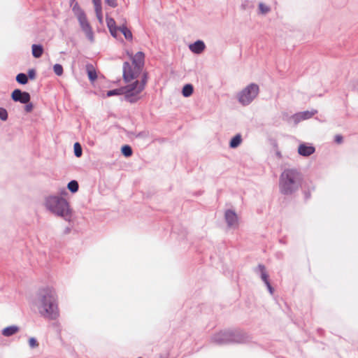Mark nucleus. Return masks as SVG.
Listing matches in <instances>:
<instances>
[{
	"label": "nucleus",
	"instance_id": "5701e85b",
	"mask_svg": "<svg viewBox=\"0 0 358 358\" xmlns=\"http://www.w3.org/2000/svg\"><path fill=\"white\" fill-rule=\"evenodd\" d=\"M16 81L20 85H26L28 83V77L24 73H20L16 76Z\"/></svg>",
	"mask_w": 358,
	"mask_h": 358
},
{
	"label": "nucleus",
	"instance_id": "de8ad7c7",
	"mask_svg": "<svg viewBox=\"0 0 358 358\" xmlns=\"http://www.w3.org/2000/svg\"><path fill=\"white\" fill-rule=\"evenodd\" d=\"M75 2H77V1H76V0H70V6H71V3H72L73 4H74V3H75Z\"/></svg>",
	"mask_w": 358,
	"mask_h": 358
},
{
	"label": "nucleus",
	"instance_id": "f257e3e1",
	"mask_svg": "<svg viewBox=\"0 0 358 358\" xmlns=\"http://www.w3.org/2000/svg\"><path fill=\"white\" fill-rule=\"evenodd\" d=\"M39 315L50 320H57L59 316L57 296L55 289L50 287L40 289L34 301Z\"/></svg>",
	"mask_w": 358,
	"mask_h": 358
},
{
	"label": "nucleus",
	"instance_id": "423d86ee",
	"mask_svg": "<svg viewBox=\"0 0 358 358\" xmlns=\"http://www.w3.org/2000/svg\"><path fill=\"white\" fill-rule=\"evenodd\" d=\"M122 69V76L126 83H129L136 78L141 73V71L136 70L135 66L133 68L129 62H124L123 63Z\"/></svg>",
	"mask_w": 358,
	"mask_h": 358
},
{
	"label": "nucleus",
	"instance_id": "0eeeda50",
	"mask_svg": "<svg viewBox=\"0 0 358 358\" xmlns=\"http://www.w3.org/2000/svg\"><path fill=\"white\" fill-rule=\"evenodd\" d=\"M11 99L15 102L20 103H27L31 100L30 94L20 89L14 90L11 93Z\"/></svg>",
	"mask_w": 358,
	"mask_h": 358
},
{
	"label": "nucleus",
	"instance_id": "cd10ccee",
	"mask_svg": "<svg viewBox=\"0 0 358 358\" xmlns=\"http://www.w3.org/2000/svg\"><path fill=\"white\" fill-rule=\"evenodd\" d=\"M317 113V110L313 109L311 110H305V111L301 112V114L302 115L303 120H305L310 119Z\"/></svg>",
	"mask_w": 358,
	"mask_h": 358
},
{
	"label": "nucleus",
	"instance_id": "ea45409f",
	"mask_svg": "<svg viewBox=\"0 0 358 358\" xmlns=\"http://www.w3.org/2000/svg\"><path fill=\"white\" fill-rule=\"evenodd\" d=\"M108 29H109V31H110L111 36H113L114 38H116L117 34V31H119V27H113V28H110Z\"/></svg>",
	"mask_w": 358,
	"mask_h": 358
},
{
	"label": "nucleus",
	"instance_id": "8fccbe9b",
	"mask_svg": "<svg viewBox=\"0 0 358 358\" xmlns=\"http://www.w3.org/2000/svg\"><path fill=\"white\" fill-rule=\"evenodd\" d=\"M277 155H278L279 157H281V154H280V152H277Z\"/></svg>",
	"mask_w": 358,
	"mask_h": 358
},
{
	"label": "nucleus",
	"instance_id": "ddd939ff",
	"mask_svg": "<svg viewBox=\"0 0 358 358\" xmlns=\"http://www.w3.org/2000/svg\"><path fill=\"white\" fill-rule=\"evenodd\" d=\"M140 83L138 80H136L131 84L127 85L125 87H122L124 93H132L138 94L141 92H138V86Z\"/></svg>",
	"mask_w": 358,
	"mask_h": 358
},
{
	"label": "nucleus",
	"instance_id": "2eb2a0df",
	"mask_svg": "<svg viewBox=\"0 0 358 358\" xmlns=\"http://www.w3.org/2000/svg\"><path fill=\"white\" fill-rule=\"evenodd\" d=\"M82 31L85 34L86 37L90 42L94 41V32L90 23L81 28Z\"/></svg>",
	"mask_w": 358,
	"mask_h": 358
},
{
	"label": "nucleus",
	"instance_id": "7ed1b4c3",
	"mask_svg": "<svg viewBox=\"0 0 358 358\" xmlns=\"http://www.w3.org/2000/svg\"><path fill=\"white\" fill-rule=\"evenodd\" d=\"M44 205L46 209L55 215L62 217L69 222L72 221V210L69 202L64 197L58 195H49L45 197Z\"/></svg>",
	"mask_w": 358,
	"mask_h": 358
},
{
	"label": "nucleus",
	"instance_id": "4468645a",
	"mask_svg": "<svg viewBox=\"0 0 358 358\" xmlns=\"http://www.w3.org/2000/svg\"><path fill=\"white\" fill-rule=\"evenodd\" d=\"M19 331V327L16 325L8 326L2 330V334L8 337L15 334Z\"/></svg>",
	"mask_w": 358,
	"mask_h": 358
},
{
	"label": "nucleus",
	"instance_id": "bb28decb",
	"mask_svg": "<svg viewBox=\"0 0 358 358\" xmlns=\"http://www.w3.org/2000/svg\"><path fill=\"white\" fill-rule=\"evenodd\" d=\"M147 81H148V73L144 72L142 75L141 83H139L140 85L138 86V92H142L144 90Z\"/></svg>",
	"mask_w": 358,
	"mask_h": 358
},
{
	"label": "nucleus",
	"instance_id": "c756f323",
	"mask_svg": "<svg viewBox=\"0 0 358 358\" xmlns=\"http://www.w3.org/2000/svg\"><path fill=\"white\" fill-rule=\"evenodd\" d=\"M53 71L57 76H62L64 72L63 66L59 64H55L53 66Z\"/></svg>",
	"mask_w": 358,
	"mask_h": 358
},
{
	"label": "nucleus",
	"instance_id": "a211bd4d",
	"mask_svg": "<svg viewBox=\"0 0 358 358\" xmlns=\"http://www.w3.org/2000/svg\"><path fill=\"white\" fill-rule=\"evenodd\" d=\"M119 31L122 32L124 38L128 41H132L133 34L129 29L124 24L119 27Z\"/></svg>",
	"mask_w": 358,
	"mask_h": 358
},
{
	"label": "nucleus",
	"instance_id": "f8f14e48",
	"mask_svg": "<svg viewBox=\"0 0 358 358\" xmlns=\"http://www.w3.org/2000/svg\"><path fill=\"white\" fill-rule=\"evenodd\" d=\"M255 273L259 274L261 279L266 284L269 282L268 275L266 271L265 266L263 264H259L255 270Z\"/></svg>",
	"mask_w": 358,
	"mask_h": 358
},
{
	"label": "nucleus",
	"instance_id": "37998d69",
	"mask_svg": "<svg viewBox=\"0 0 358 358\" xmlns=\"http://www.w3.org/2000/svg\"><path fill=\"white\" fill-rule=\"evenodd\" d=\"M265 285H266V287H267V289H268V290L269 293H270L271 294H273V292H274V289H273V287L271 286V285L270 282H268V283H266V284H265Z\"/></svg>",
	"mask_w": 358,
	"mask_h": 358
},
{
	"label": "nucleus",
	"instance_id": "2f4dec72",
	"mask_svg": "<svg viewBox=\"0 0 358 358\" xmlns=\"http://www.w3.org/2000/svg\"><path fill=\"white\" fill-rule=\"evenodd\" d=\"M78 19V21L79 22V24L80 26V28H82L83 27L87 25L89 22L87 19V16L86 15H83V16H81V17H79L77 18Z\"/></svg>",
	"mask_w": 358,
	"mask_h": 358
},
{
	"label": "nucleus",
	"instance_id": "1a4fd4ad",
	"mask_svg": "<svg viewBox=\"0 0 358 358\" xmlns=\"http://www.w3.org/2000/svg\"><path fill=\"white\" fill-rule=\"evenodd\" d=\"M224 219L229 227H235L238 224V216L233 210L228 209L225 211Z\"/></svg>",
	"mask_w": 358,
	"mask_h": 358
},
{
	"label": "nucleus",
	"instance_id": "f3484780",
	"mask_svg": "<svg viewBox=\"0 0 358 358\" xmlns=\"http://www.w3.org/2000/svg\"><path fill=\"white\" fill-rule=\"evenodd\" d=\"M71 8L75 16L77 18L85 15V11L81 8L78 2H75L74 4L71 3Z\"/></svg>",
	"mask_w": 358,
	"mask_h": 358
},
{
	"label": "nucleus",
	"instance_id": "c03bdc74",
	"mask_svg": "<svg viewBox=\"0 0 358 358\" xmlns=\"http://www.w3.org/2000/svg\"><path fill=\"white\" fill-rule=\"evenodd\" d=\"M68 194V192L67 190L65 189V188H62L60 189L59 191V196H66Z\"/></svg>",
	"mask_w": 358,
	"mask_h": 358
},
{
	"label": "nucleus",
	"instance_id": "dca6fc26",
	"mask_svg": "<svg viewBox=\"0 0 358 358\" xmlns=\"http://www.w3.org/2000/svg\"><path fill=\"white\" fill-rule=\"evenodd\" d=\"M32 55L35 58H39L42 56L43 52V48L40 44H33L32 47Z\"/></svg>",
	"mask_w": 358,
	"mask_h": 358
},
{
	"label": "nucleus",
	"instance_id": "79ce46f5",
	"mask_svg": "<svg viewBox=\"0 0 358 358\" xmlns=\"http://www.w3.org/2000/svg\"><path fill=\"white\" fill-rule=\"evenodd\" d=\"M334 141L337 143H341L343 142V136L341 135H336Z\"/></svg>",
	"mask_w": 358,
	"mask_h": 358
},
{
	"label": "nucleus",
	"instance_id": "4be33fe9",
	"mask_svg": "<svg viewBox=\"0 0 358 358\" xmlns=\"http://www.w3.org/2000/svg\"><path fill=\"white\" fill-rule=\"evenodd\" d=\"M67 188L71 192L76 193L79 188L78 182L75 180H72L68 183Z\"/></svg>",
	"mask_w": 358,
	"mask_h": 358
},
{
	"label": "nucleus",
	"instance_id": "7c9ffc66",
	"mask_svg": "<svg viewBox=\"0 0 358 358\" xmlns=\"http://www.w3.org/2000/svg\"><path fill=\"white\" fill-rule=\"evenodd\" d=\"M291 119L294 121L295 124H297L301 121L303 120L302 115L300 113H297L292 115Z\"/></svg>",
	"mask_w": 358,
	"mask_h": 358
},
{
	"label": "nucleus",
	"instance_id": "f704fd0d",
	"mask_svg": "<svg viewBox=\"0 0 358 358\" xmlns=\"http://www.w3.org/2000/svg\"><path fill=\"white\" fill-rule=\"evenodd\" d=\"M29 345L31 348H34L38 345V343L35 338L31 337L29 340Z\"/></svg>",
	"mask_w": 358,
	"mask_h": 358
},
{
	"label": "nucleus",
	"instance_id": "72a5a7b5",
	"mask_svg": "<svg viewBox=\"0 0 358 358\" xmlns=\"http://www.w3.org/2000/svg\"><path fill=\"white\" fill-rule=\"evenodd\" d=\"M106 24L108 29L117 27L115 20L112 17H106Z\"/></svg>",
	"mask_w": 358,
	"mask_h": 358
},
{
	"label": "nucleus",
	"instance_id": "4c0bfd02",
	"mask_svg": "<svg viewBox=\"0 0 358 358\" xmlns=\"http://www.w3.org/2000/svg\"><path fill=\"white\" fill-rule=\"evenodd\" d=\"M25 106H24V110L27 112V113H30L33 110V108H34V105L32 103H31L30 101L28 102L27 103H24Z\"/></svg>",
	"mask_w": 358,
	"mask_h": 358
},
{
	"label": "nucleus",
	"instance_id": "aec40b11",
	"mask_svg": "<svg viewBox=\"0 0 358 358\" xmlns=\"http://www.w3.org/2000/svg\"><path fill=\"white\" fill-rule=\"evenodd\" d=\"M87 71L88 78L91 82H94L97 78V74L92 65H87Z\"/></svg>",
	"mask_w": 358,
	"mask_h": 358
},
{
	"label": "nucleus",
	"instance_id": "9d476101",
	"mask_svg": "<svg viewBox=\"0 0 358 358\" xmlns=\"http://www.w3.org/2000/svg\"><path fill=\"white\" fill-rule=\"evenodd\" d=\"M315 152V147L306 143H301L298 148V153L303 157H308L313 154Z\"/></svg>",
	"mask_w": 358,
	"mask_h": 358
},
{
	"label": "nucleus",
	"instance_id": "20e7f679",
	"mask_svg": "<svg viewBox=\"0 0 358 358\" xmlns=\"http://www.w3.org/2000/svg\"><path fill=\"white\" fill-rule=\"evenodd\" d=\"M210 341L211 343L218 345L245 343L250 341V336L238 330H225L213 335Z\"/></svg>",
	"mask_w": 358,
	"mask_h": 358
},
{
	"label": "nucleus",
	"instance_id": "3c124183",
	"mask_svg": "<svg viewBox=\"0 0 358 358\" xmlns=\"http://www.w3.org/2000/svg\"><path fill=\"white\" fill-rule=\"evenodd\" d=\"M131 54H132V53H131V52H127V55H128V56H129V57H130Z\"/></svg>",
	"mask_w": 358,
	"mask_h": 358
},
{
	"label": "nucleus",
	"instance_id": "603ef678",
	"mask_svg": "<svg viewBox=\"0 0 358 358\" xmlns=\"http://www.w3.org/2000/svg\"><path fill=\"white\" fill-rule=\"evenodd\" d=\"M138 358H142V357H138Z\"/></svg>",
	"mask_w": 358,
	"mask_h": 358
},
{
	"label": "nucleus",
	"instance_id": "c9c22d12",
	"mask_svg": "<svg viewBox=\"0 0 358 358\" xmlns=\"http://www.w3.org/2000/svg\"><path fill=\"white\" fill-rule=\"evenodd\" d=\"M105 3L111 8H116L117 6V0H105Z\"/></svg>",
	"mask_w": 358,
	"mask_h": 358
},
{
	"label": "nucleus",
	"instance_id": "a19ab883",
	"mask_svg": "<svg viewBox=\"0 0 358 358\" xmlns=\"http://www.w3.org/2000/svg\"><path fill=\"white\" fill-rule=\"evenodd\" d=\"M94 8L96 13H101V1H98L96 3H94Z\"/></svg>",
	"mask_w": 358,
	"mask_h": 358
},
{
	"label": "nucleus",
	"instance_id": "c85d7f7f",
	"mask_svg": "<svg viewBox=\"0 0 358 358\" xmlns=\"http://www.w3.org/2000/svg\"><path fill=\"white\" fill-rule=\"evenodd\" d=\"M73 148H74L75 156L77 157H81L82 154H83V150H82V147H81L80 144L78 142L75 143L74 145H73Z\"/></svg>",
	"mask_w": 358,
	"mask_h": 358
},
{
	"label": "nucleus",
	"instance_id": "412c9836",
	"mask_svg": "<svg viewBox=\"0 0 358 358\" xmlns=\"http://www.w3.org/2000/svg\"><path fill=\"white\" fill-rule=\"evenodd\" d=\"M194 92V87L191 84H186L182 90V94L185 97L190 96Z\"/></svg>",
	"mask_w": 358,
	"mask_h": 358
},
{
	"label": "nucleus",
	"instance_id": "49530a36",
	"mask_svg": "<svg viewBox=\"0 0 358 358\" xmlns=\"http://www.w3.org/2000/svg\"><path fill=\"white\" fill-rule=\"evenodd\" d=\"M96 17L99 19V20L101 22L102 20V13H96Z\"/></svg>",
	"mask_w": 358,
	"mask_h": 358
},
{
	"label": "nucleus",
	"instance_id": "09e8293b",
	"mask_svg": "<svg viewBox=\"0 0 358 358\" xmlns=\"http://www.w3.org/2000/svg\"><path fill=\"white\" fill-rule=\"evenodd\" d=\"M101 0H92L93 3H96L98 1H100Z\"/></svg>",
	"mask_w": 358,
	"mask_h": 358
},
{
	"label": "nucleus",
	"instance_id": "a18cd8bd",
	"mask_svg": "<svg viewBox=\"0 0 358 358\" xmlns=\"http://www.w3.org/2000/svg\"><path fill=\"white\" fill-rule=\"evenodd\" d=\"M71 227H66L65 229L64 230V234H68L71 232Z\"/></svg>",
	"mask_w": 358,
	"mask_h": 358
},
{
	"label": "nucleus",
	"instance_id": "e433bc0d",
	"mask_svg": "<svg viewBox=\"0 0 358 358\" xmlns=\"http://www.w3.org/2000/svg\"><path fill=\"white\" fill-rule=\"evenodd\" d=\"M27 76L28 79L34 80L36 78V71L34 69H29Z\"/></svg>",
	"mask_w": 358,
	"mask_h": 358
},
{
	"label": "nucleus",
	"instance_id": "6ab92c4d",
	"mask_svg": "<svg viewBox=\"0 0 358 358\" xmlns=\"http://www.w3.org/2000/svg\"><path fill=\"white\" fill-rule=\"evenodd\" d=\"M241 142H242L241 135L240 134H238L231 139V141L229 142V147L231 148H236L238 146H239V145L241 143Z\"/></svg>",
	"mask_w": 358,
	"mask_h": 358
},
{
	"label": "nucleus",
	"instance_id": "9b49d317",
	"mask_svg": "<svg viewBox=\"0 0 358 358\" xmlns=\"http://www.w3.org/2000/svg\"><path fill=\"white\" fill-rule=\"evenodd\" d=\"M206 48V45L203 41L197 40L189 46V50L195 54L201 53Z\"/></svg>",
	"mask_w": 358,
	"mask_h": 358
},
{
	"label": "nucleus",
	"instance_id": "a878e982",
	"mask_svg": "<svg viewBox=\"0 0 358 358\" xmlns=\"http://www.w3.org/2000/svg\"><path fill=\"white\" fill-rule=\"evenodd\" d=\"M124 100L133 103L138 101V98H136V94H132V93H124Z\"/></svg>",
	"mask_w": 358,
	"mask_h": 358
},
{
	"label": "nucleus",
	"instance_id": "473e14b6",
	"mask_svg": "<svg viewBox=\"0 0 358 358\" xmlns=\"http://www.w3.org/2000/svg\"><path fill=\"white\" fill-rule=\"evenodd\" d=\"M8 115L7 110L4 108L0 107V119L2 121H6L8 120Z\"/></svg>",
	"mask_w": 358,
	"mask_h": 358
},
{
	"label": "nucleus",
	"instance_id": "39448f33",
	"mask_svg": "<svg viewBox=\"0 0 358 358\" xmlns=\"http://www.w3.org/2000/svg\"><path fill=\"white\" fill-rule=\"evenodd\" d=\"M259 92V85L250 83L237 94V99L242 106H246L254 101Z\"/></svg>",
	"mask_w": 358,
	"mask_h": 358
},
{
	"label": "nucleus",
	"instance_id": "58836bf2",
	"mask_svg": "<svg viewBox=\"0 0 358 358\" xmlns=\"http://www.w3.org/2000/svg\"><path fill=\"white\" fill-rule=\"evenodd\" d=\"M259 8L262 13H266L269 11V8L265 6L264 3H260L259 5Z\"/></svg>",
	"mask_w": 358,
	"mask_h": 358
},
{
	"label": "nucleus",
	"instance_id": "6e6552de",
	"mask_svg": "<svg viewBox=\"0 0 358 358\" xmlns=\"http://www.w3.org/2000/svg\"><path fill=\"white\" fill-rule=\"evenodd\" d=\"M130 59H131L132 64L135 66L136 70H137V71H141L145 64V54L139 51L134 55L131 54Z\"/></svg>",
	"mask_w": 358,
	"mask_h": 358
},
{
	"label": "nucleus",
	"instance_id": "f03ea898",
	"mask_svg": "<svg viewBox=\"0 0 358 358\" xmlns=\"http://www.w3.org/2000/svg\"><path fill=\"white\" fill-rule=\"evenodd\" d=\"M303 176L296 169H286L280 176L279 191L285 196L296 193L301 187Z\"/></svg>",
	"mask_w": 358,
	"mask_h": 358
},
{
	"label": "nucleus",
	"instance_id": "b1692460",
	"mask_svg": "<svg viewBox=\"0 0 358 358\" xmlns=\"http://www.w3.org/2000/svg\"><path fill=\"white\" fill-rule=\"evenodd\" d=\"M121 152L122 154L126 157H131L133 153L132 148L129 145H123L121 148Z\"/></svg>",
	"mask_w": 358,
	"mask_h": 358
},
{
	"label": "nucleus",
	"instance_id": "393cba45",
	"mask_svg": "<svg viewBox=\"0 0 358 358\" xmlns=\"http://www.w3.org/2000/svg\"><path fill=\"white\" fill-rule=\"evenodd\" d=\"M124 92L123 87H120L108 91L106 93V96L109 97L113 96L124 94Z\"/></svg>",
	"mask_w": 358,
	"mask_h": 358
}]
</instances>
